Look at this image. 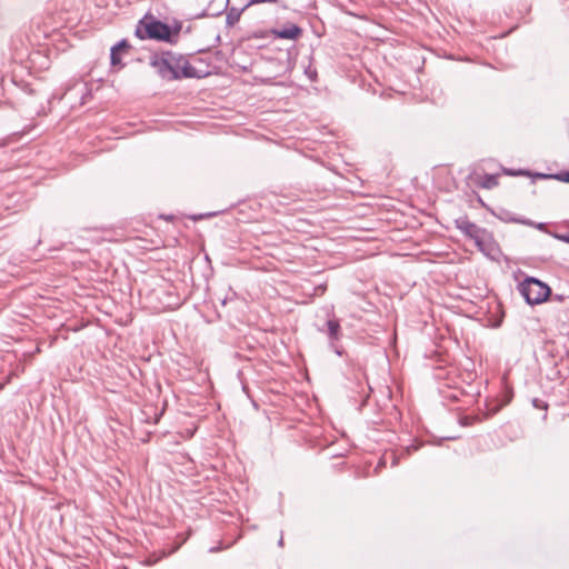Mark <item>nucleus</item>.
Masks as SVG:
<instances>
[{"instance_id":"obj_1","label":"nucleus","mask_w":569,"mask_h":569,"mask_svg":"<svg viewBox=\"0 0 569 569\" xmlns=\"http://www.w3.org/2000/svg\"><path fill=\"white\" fill-rule=\"evenodd\" d=\"M150 64L162 79L168 81L182 78H201V74L183 56L170 51L153 54L150 58Z\"/></svg>"},{"instance_id":"obj_2","label":"nucleus","mask_w":569,"mask_h":569,"mask_svg":"<svg viewBox=\"0 0 569 569\" xmlns=\"http://www.w3.org/2000/svg\"><path fill=\"white\" fill-rule=\"evenodd\" d=\"M134 33L141 40L168 41L171 36L170 27L167 23L147 16L138 22Z\"/></svg>"},{"instance_id":"obj_3","label":"nucleus","mask_w":569,"mask_h":569,"mask_svg":"<svg viewBox=\"0 0 569 569\" xmlns=\"http://www.w3.org/2000/svg\"><path fill=\"white\" fill-rule=\"evenodd\" d=\"M518 290L526 302L531 306L545 302L551 293L548 284L533 277H528L520 282Z\"/></svg>"},{"instance_id":"obj_4","label":"nucleus","mask_w":569,"mask_h":569,"mask_svg":"<svg viewBox=\"0 0 569 569\" xmlns=\"http://www.w3.org/2000/svg\"><path fill=\"white\" fill-rule=\"evenodd\" d=\"M325 327L326 328H320L319 331L328 335L331 348L338 356H341V350L336 347V341H338L341 337V327L339 320L336 318L329 319Z\"/></svg>"},{"instance_id":"obj_5","label":"nucleus","mask_w":569,"mask_h":569,"mask_svg":"<svg viewBox=\"0 0 569 569\" xmlns=\"http://www.w3.org/2000/svg\"><path fill=\"white\" fill-rule=\"evenodd\" d=\"M455 224L457 229H459L466 237L472 240L478 238V234L483 231V228H480L476 223L471 222L467 217H460L456 219Z\"/></svg>"},{"instance_id":"obj_6","label":"nucleus","mask_w":569,"mask_h":569,"mask_svg":"<svg viewBox=\"0 0 569 569\" xmlns=\"http://www.w3.org/2000/svg\"><path fill=\"white\" fill-rule=\"evenodd\" d=\"M272 33L280 39L296 40L301 36L302 29L295 23H288L283 28L272 30Z\"/></svg>"},{"instance_id":"obj_7","label":"nucleus","mask_w":569,"mask_h":569,"mask_svg":"<svg viewBox=\"0 0 569 569\" xmlns=\"http://www.w3.org/2000/svg\"><path fill=\"white\" fill-rule=\"evenodd\" d=\"M473 241L477 248L485 254H489L493 248V238L486 229H483V231L480 232L478 238H475Z\"/></svg>"},{"instance_id":"obj_8","label":"nucleus","mask_w":569,"mask_h":569,"mask_svg":"<svg viewBox=\"0 0 569 569\" xmlns=\"http://www.w3.org/2000/svg\"><path fill=\"white\" fill-rule=\"evenodd\" d=\"M478 186L483 189H492L498 186V176L483 174L478 181Z\"/></svg>"},{"instance_id":"obj_9","label":"nucleus","mask_w":569,"mask_h":569,"mask_svg":"<svg viewBox=\"0 0 569 569\" xmlns=\"http://www.w3.org/2000/svg\"><path fill=\"white\" fill-rule=\"evenodd\" d=\"M247 7H244L241 11H238L237 9L232 8L228 11L227 13V18H226V21H227V24L229 26H233L236 22L239 21L240 19V16H241V12L246 9Z\"/></svg>"},{"instance_id":"obj_10","label":"nucleus","mask_w":569,"mask_h":569,"mask_svg":"<svg viewBox=\"0 0 569 569\" xmlns=\"http://www.w3.org/2000/svg\"><path fill=\"white\" fill-rule=\"evenodd\" d=\"M110 59L112 66H118L121 63L119 50H117V48H111Z\"/></svg>"},{"instance_id":"obj_11","label":"nucleus","mask_w":569,"mask_h":569,"mask_svg":"<svg viewBox=\"0 0 569 569\" xmlns=\"http://www.w3.org/2000/svg\"><path fill=\"white\" fill-rule=\"evenodd\" d=\"M553 179L565 182V183H569V171H561V172L555 173Z\"/></svg>"},{"instance_id":"obj_12","label":"nucleus","mask_w":569,"mask_h":569,"mask_svg":"<svg viewBox=\"0 0 569 569\" xmlns=\"http://www.w3.org/2000/svg\"><path fill=\"white\" fill-rule=\"evenodd\" d=\"M259 3L279 4L280 1L279 0H250L246 7H250V6H254V4H259Z\"/></svg>"},{"instance_id":"obj_13","label":"nucleus","mask_w":569,"mask_h":569,"mask_svg":"<svg viewBox=\"0 0 569 569\" xmlns=\"http://www.w3.org/2000/svg\"><path fill=\"white\" fill-rule=\"evenodd\" d=\"M306 74L308 76V78L311 80V81H316L317 80V70L312 67H308L306 69Z\"/></svg>"},{"instance_id":"obj_14","label":"nucleus","mask_w":569,"mask_h":569,"mask_svg":"<svg viewBox=\"0 0 569 569\" xmlns=\"http://www.w3.org/2000/svg\"><path fill=\"white\" fill-rule=\"evenodd\" d=\"M532 405L535 408H538V409L546 410L548 408V405L543 400L538 399V398L532 399Z\"/></svg>"},{"instance_id":"obj_15","label":"nucleus","mask_w":569,"mask_h":569,"mask_svg":"<svg viewBox=\"0 0 569 569\" xmlns=\"http://www.w3.org/2000/svg\"><path fill=\"white\" fill-rule=\"evenodd\" d=\"M419 449L418 445H411L402 450V453L410 455L412 451H417Z\"/></svg>"},{"instance_id":"obj_16","label":"nucleus","mask_w":569,"mask_h":569,"mask_svg":"<svg viewBox=\"0 0 569 569\" xmlns=\"http://www.w3.org/2000/svg\"><path fill=\"white\" fill-rule=\"evenodd\" d=\"M112 48H117V50H122L129 48L126 40L120 41L118 44L113 46Z\"/></svg>"},{"instance_id":"obj_17","label":"nucleus","mask_w":569,"mask_h":569,"mask_svg":"<svg viewBox=\"0 0 569 569\" xmlns=\"http://www.w3.org/2000/svg\"><path fill=\"white\" fill-rule=\"evenodd\" d=\"M555 238H557L560 241H563L566 243H569V233L567 234H555Z\"/></svg>"},{"instance_id":"obj_18","label":"nucleus","mask_w":569,"mask_h":569,"mask_svg":"<svg viewBox=\"0 0 569 569\" xmlns=\"http://www.w3.org/2000/svg\"><path fill=\"white\" fill-rule=\"evenodd\" d=\"M538 178L540 179H553V174L538 173Z\"/></svg>"},{"instance_id":"obj_19","label":"nucleus","mask_w":569,"mask_h":569,"mask_svg":"<svg viewBox=\"0 0 569 569\" xmlns=\"http://www.w3.org/2000/svg\"><path fill=\"white\" fill-rule=\"evenodd\" d=\"M316 290L320 293H323L326 291V286H319L316 288Z\"/></svg>"},{"instance_id":"obj_20","label":"nucleus","mask_w":569,"mask_h":569,"mask_svg":"<svg viewBox=\"0 0 569 569\" xmlns=\"http://www.w3.org/2000/svg\"><path fill=\"white\" fill-rule=\"evenodd\" d=\"M392 457V466H397L398 465V458L392 453L391 455Z\"/></svg>"},{"instance_id":"obj_21","label":"nucleus","mask_w":569,"mask_h":569,"mask_svg":"<svg viewBox=\"0 0 569 569\" xmlns=\"http://www.w3.org/2000/svg\"><path fill=\"white\" fill-rule=\"evenodd\" d=\"M518 222H521L523 224H527V226H532V222L531 221H528V220H517Z\"/></svg>"},{"instance_id":"obj_22","label":"nucleus","mask_w":569,"mask_h":569,"mask_svg":"<svg viewBox=\"0 0 569 569\" xmlns=\"http://www.w3.org/2000/svg\"><path fill=\"white\" fill-rule=\"evenodd\" d=\"M537 228H538L539 230H543V229H545V223H538V224H537Z\"/></svg>"},{"instance_id":"obj_23","label":"nucleus","mask_w":569,"mask_h":569,"mask_svg":"<svg viewBox=\"0 0 569 569\" xmlns=\"http://www.w3.org/2000/svg\"><path fill=\"white\" fill-rule=\"evenodd\" d=\"M506 173H507V174H510V176H516V174H517L516 172H513V171H511V170H506Z\"/></svg>"},{"instance_id":"obj_24","label":"nucleus","mask_w":569,"mask_h":569,"mask_svg":"<svg viewBox=\"0 0 569 569\" xmlns=\"http://www.w3.org/2000/svg\"><path fill=\"white\" fill-rule=\"evenodd\" d=\"M278 543H279V546H282V545H283V539H282V537L280 538V540H279V542H278Z\"/></svg>"}]
</instances>
